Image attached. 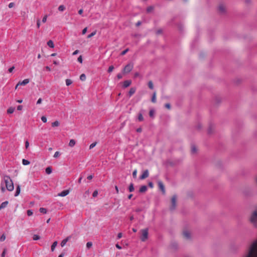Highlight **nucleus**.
<instances>
[{
  "instance_id": "f257e3e1",
  "label": "nucleus",
  "mask_w": 257,
  "mask_h": 257,
  "mask_svg": "<svg viewBox=\"0 0 257 257\" xmlns=\"http://www.w3.org/2000/svg\"><path fill=\"white\" fill-rule=\"evenodd\" d=\"M243 257H257V239L250 244L247 253Z\"/></svg>"
},
{
  "instance_id": "f03ea898",
  "label": "nucleus",
  "mask_w": 257,
  "mask_h": 257,
  "mask_svg": "<svg viewBox=\"0 0 257 257\" xmlns=\"http://www.w3.org/2000/svg\"><path fill=\"white\" fill-rule=\"evenodd\" d=\"M4 181L7 190L9 191H12L14 189V187L11 178L9 176H4Z\"/></svg>"
},
{
  "instance_id": "7ed1b4c3",
  "label": "nucleus",
  "mask_w": 257,
  "mask_h": 257,
  "mask_svg": "<svg viewBox=\"0 0 257 257\" xmlns=\"http://www.w3.org/2000/svg\"><path fill=\"white\" fill-rule=\"evenodd\" d=\"M249 220L254 227H257V209L251 213Z\"/></svg>"
},
{
  "instance_id": "20e7f679",
  "label": "nucleus",
  "mask_w": 257,
  "mask_h": 257,
  "mask_svg": "<svg viewBox=\"0 0 257 257\" xmlns=\"http://www.w3.org/2000/svg\"><path fill=\"white\" fill-rule=\"evenodd\" d=\"M141 240L142 241H146L148 238L149 230L148 228L143 229L141 230Z\"/></svg>"
},
{
  "instance_id": "39448f33",
  "label": "nucleus",
  "mask_w": 257,
  "mask_h": 257,
  "mask_svg": "<svg viewBox=\"0 0 257 257\" xmlns=\"http://www.w3.org/2000/svg\"><path fill=\"white\" fill-rule=\"evenodd\" d=\"M134 67L133 64L132 63H129L127 64L123 68V73H128L130 72L133 68Z\"/></svg>"
},
{
  "instance_id": "423d86ee",
  "label": "nucleus",
  "mask_w": 257,
  "mask_h": 257,
  "mask_svg": "<svg viewBox=\"0 0 257 257\" xmlns=\"http://www.w3.org/2000/svg\"><path fill=\"white\" fill-rule=\"evenodd\" d=\"M176 200H177V196L173 195L171 199V205L170 206V210H173L175 209L176 207Z\"/></svg>"
},
{
  "instance_id": "0eeeda50",
  "label": "nucleus",
  "mask_w": 257,
  "mask_h": 257,
  "mask_svg": "<svg viewBox=\"0 0 257 257\" xmlns=\"http://www.w3.org/2000/svg\"><path fill=\"white\" fill-rule=\"evenodd\" d=\"M218 9L219 13L223 14L226 11V7L223 4H220L218 6Z\"/></svg>"
},
{
  "instance_id": "6e6552de",
  "label": "nucleus",
  "mask_w": 257,
  "mask_h": 257,
  "mask_svg": "<svg viewBox=\"0 0 257 257\" xmlns=\"http://www.w3.org/2000/svg\"><path fill=\"white\" fill-rule=\"evenodd\" d=\"M159 189L162 191L163 194H165V189L163 183L161 181H159L158 182Z\"/></svg>"
},
{
  "instance_id": "1a4fd4ad",
  "label": "nucleus",
  "mask_w": 257,
  "mask_h": 257,
  "mask_svg": "<svg viewBox=\"0 0 257 257\" xmlns=\"http://www.w3.org/2000/svg\"><path fill=\"white\" fill-rule=\"evenodd\" d=\"M149 176V171L148 170H145L143 173L142 175L140 176V179L141 180L145 179L147 178Z\"/></svg>"
},
{
  "instance_id": "9d476101",
  "label": "nucleus",
  "mask_w": 257,
  "mask_h": 257,
  "mask_svg": "<svg viewBox=\"0 0 257 257\" xmlns=\"http://www.w3.org/2000/svg\"><path fill=\"white\" fill-rule=\"evenodd\" d=\"M30 82L29 79H25L22 81H19L18 82V85L25 86L28 84Z\"/></svg>"
},
{
  "instance_id": "9b49d317",
  "label": "nucleus",
  "mask_w": 257,
  "mask_h": 257,
  "mask_svg": "<svg viewBox=\"0 0 257 257\" xmlns=\"http://www.w3.org/2000/svg\"><path fill=\"white\" fill-rule=\"evenodd\" d=\"M183 235L184 237L186 239H189L191 236L190 232L187 230L184 231Z\"/></svg>"
},
{
  "instance_id": "f8f14e48",
  "label": "nucleus",
  "mask_w": 257,
  "mask_h": 257,
  "mask_svg": "<svg viewBox=\"0 0 257 257\" xmlns=\"http://www.w3.org/2000/svg\"><path fill=\"white\" fill-rule=\"evenodd\" d=\"M69 193V191L68 190H65L63 191H62L61 193H60L58 194V196L61 197H64L67 195Z\"/></svg>"
},
{
  "instance_id": "ddd939ff",
  "label": "nucleus",
  "mask_w": 257,
  "mask_h": 257,
  "mask_svg": "<svg viewBox=\"0 0 257 257\" xmlns=\"http://www.w3.org/2000/svg\"><path fill=\"white\" fill-rule=\"evenodd\" d=\"M71 238V236H68L67 237H66L65 239H63L61 242V245L62 247H63L65 245L66 243H67V241H69V240Z\"/></svg>"
},
{
  "instance_id": "4468645a",
  "label": "nucleus",
  "mask_w": 257,
  "mask_h": 257,
  "mask_svg": "<svg viewBox=\"0 0 257 257\" xmlns=\"http://www.w3.org/2000/svg\"><path fill=\"white\" fill-rule=\"evenodd\" d=\"M132 83V81L131 80H125L123 82V86L124 88L128 87Z\"/></svg>"
},
{
  "instance_id": "2eb2a0df",
  "label": "nucleus",
  "mask_w": 257,
  "mask_h": 257,
  "mask_svg": "<svg viewBox=\"0 0 257 257\" xmlns=\"http://www.w3.org/2000/svg\"><path fill=\"white\" fill-rule=\"evenodd\" d=\"M147 190V187L145 185L142 186L140 187L139 192L140 193L145 192Z\"/></svg>"
},
{
  "instance_id": "dca6fc26",
  "label": "nucleus",
  "mask_w": 257,
  "mask_h": 257,
  "mask_svg": "<svg viewBox=\"0 0 257 257\" xmlns=\"http://www.w3.org/2000/svg\"><path fill=\"white\" fill-rule=\"evenodd\" d=\"M136 91V89L135 88H134V87L131 88L128 92L129 95L131 96L132 95H133L135 93Z\"/></svg>"
},
{
  "instance_id": "f3484780",
  "label": "nucleus",
  "mask_w": 257,
  "mask_h": 257,
  "mask_svg": "<svg viewBox=\"0 0 257 257\" xmlns=\"http://www.w3.org/2000/svg\"><path fill=\"white\" fill-rule=\"evenodd\" d=\"M156 95H157V93H156V92H154L153 93V96H152V99H151V101L153 103H156Z\"/></svg>"
},
{
  "instance_id": "a211bd4d",
  "label": "nucleus",
  "mask_w": 257,
  "mask_h": 257,
  "mask_svg": "<svg viewBox=\"0 0 257 257\" xmlns=\"http://www.w3.org/2000/svg\"><path fill=\"white\" fill-rule=\"evenodd\" d=\"M8 204V201H6L3 202L0 205V209H2L7 207Z\"/></svg>"
},
{
  "instance_id": "6ab92c4d",
  "label": "nucleus",
  "mask_w": 257,
  "mask_h": 257,
  "mask_svg": "<svg viewBox=\"0 0 257 257\" xmlns=\"http://www.w3.org/2000/svg\"><path fill=\"white\" fill-rule=\"evenodd\" d=\"M20 191H21L20 186V185H18V186L17 187L16 191L15 196H18L19 195V194L20 193Z\"/></svg>"
},
{
  "instance_id": "aec40b11",
  "label": "nucleus",
  "mask_w": 257,
  "mask_h": 257,
  "mask_svg": "<svg viewBox=\"0 0 257 257\" xmlns=\"http://www.w3.org/2000/svg\"><path fill=\"white\" fill-rule=\"evenodd\" d=\"M75 144H76L75 141L73 139H71V140H70V141L69 142V146L71 147H73L75 146Z\"/></svg>"
},
{
  "instance_id": "412c9836",
  "label": "nucleus",
  "mask_w": 257,
  "mask_h": 257,
  "mask_svg": "<svg viewBox=\"0 0 257 257\" xmlns=\"http://www.w3.org/2000/svg\"><path fill=\"white\" fill-rule=\"evenodd\" d=\"M47 45L50 48H53L54 47V45L53 42L52 40L48 41L47 42Z\"/></svg>"
},
{
  "instance_id": "4be33fe9",
  "label": "nucleus",
  "mask_w": 257,
  "mask_h": 257,
  "mask_svg": "<svg viewBox=\"0 0 257 257\" xmlns=\"http://www.w3.org/2000/svg\"><path fill=\"white\" fill-rule=\"evenodd\" d=\"M135 190L134 184L133 183H131L128 187V190L130 192H133Z\"/></svg>"
},
{
  "instance_id": "5701e85b",
  "label": "nucleus",
  "mask_w": 257,
  "mask_h": 257,
  "mask_svg": "<svg viewBox=\"0 0 257 257\" xmlns=\"http://www.w3.org/2000/svg\"><path fill=\"white\" fill-rule=\"evenodd\" d=\"M57 241H54L52 245H51V250L52 251H53L56 247V246H57Z\"/></svg>"
},
{
  "instance_id": "b1692460",
  "label": "nucleus",
  "mask_w": 257,
  "mask_h": 257,
  "mask_svg": "<svg viewBox=\"0 0 257 257\" xmlns=\"http://www.w3.org/2000/svg\"><path fill=\"white\" fill-rule=\"evenodd\" d=\"M52 170L50 167H48L46 169V173L47 174H50L52 173Z\"/></svg>"
},
{
  "instance_id": "393cba45",
  "label": "nucleus",
  "mask_w": 257,
  "mask_h": 257,
  "mask_svg": "<svg viewBox=\"0 0 257 257\" xmlns=\"http://www.w3.org/2000/svg\"><path fill=\"white\" fill-rule=\"evenodd\" d=\"M14 110H15V108L11 107L9 108L7 110V112H8V113L11 114L14 112Z\"/></svg>"
},
{
  "instance_id": "a878e982",
  "label": "nucleus",
  "mask_w": 257,
  "mask_h": 257,
  "mask_svg": "<svg viewBox=\"0 0 257 257\" xmlns=\"http://www.w3.org/2000/svg\"><path fill=\"white\" fill-rule=\"evenodd\" d=\"M22 163H23V165L26 166V165H29L30 164V162L28 160H25V159H23L22 160Z\"/></svg>"
},
{
  "instance_id": "bb28decb",
  "label": "nucleus",
  "mask_w": 257,
  "mask_h": 257,
  "mask_svg": "<svg viewBox=\"0 0 257 257\" xmlns=\"http://www.w3.org/2000/svg\"><path fill=\"white\" fill-rule=\"evenodd\" d=\"M59 124H60V123L58 120H56L54 122L52 123V126L53 127L58 126L59 125Z\"/></svg>"
},
{
  "instance_id": "cd10ccee",
  "label": "nucleus",
  "mask_w": 257,
  "mask_h": 257,
  "mask_svg": "<svg viewBox=\"0 0 257 257\" xmlns=\"http://www.w3.org/2000/svg\"><path fill=\"white\" fill-rule=\"evenodd\" d=\"M197 151V149L196 148V147L194 146V145H193L191 146V152L192 153H196Z\"/></svg>"
},
{
  "instance_id": "c85d7f7f",
  "label": "nucleus",
  "mask_w": 257,
  "mask_h": 257,
  "mask_svg": "<svg viewBox=\"0 0 257 257\" xmlns=\"http://www.w3.org/2000/svg\"><path fill=\"white\" fill-rule=\"evenodd\" d=\"M148 87L151 89H153L154 88V84L152 81H149L148 82Z\"/></svg>"
},
{
  "instance_id": "c756f323",
  "label": "nucleus",
  "mask_w": 257,
  "mask_h": 257,
  "mask_svg": "<svg viewBox=\"0 0 257 257\" xmlns=\"http://www.w3.org/2000/svg\"><path fill=\"white\" fill-rule=\"evenodd\" d=\"M138 120L140 121H143L144 120V117L143 116V114L142 113H139L138 114Z\"/></svg>"
},
{
  "instance_id": "7c9ffc66",
  "label": "nucleus",
  "mask_w": 257,
  "mask_h": 257,
  "mask_svg": "<svg viewBox=\"0 0 257 257\" xmlns=\"http://www.w3.org/2000/svg\"><path fill=\"white\" fill-rule=\"evenodd\" d=\"M86 75L84 74H82L80 76V79L81 80V81H85L86 80Z\"/></svg>"
},
{
  "instance_id": "2f4dec72",
  "label": "nucleus",
  "mask_w": 257,
  "mask_h": 257,
  "mask_svg": "<svg viewBox=\"0 0 257 257\" xmlns=\"http://www.w3.org/2000/svg\"><path fill=\"white\" fill-rule=\"evenodd\" d=\"M65 7L63 5H60L59 6V7H58V10L59 11H61V12H63L65 10Z\"/></svg>"
},
{
  "instance_id": "473e14b6",
  "label": "nucleus",
  "mask_w": 257,
  "mask_h": 257,
  "mask_svg": "<svg viewBox=\"0 0 257 257\" xmlns=\"http://www.w3.org/2000/svg\"><path fill=\"white\" fill-rule=\"evenodd\" d=\"M72 83V81L71 79H67L66 80V84L67 86H69Z\"/></svg>"
},
{
  "instance_id": "72a5a7b5",
  "label": "nucleus",
  "mask_w": 257,
  "mask_h": 257,
  "mask_svg": "<svg viewBox=\"0 0 257 257\" xmlns=\"http://www.w3.org/2000/svg\"><path fill=\"white\" fill-rule=\"evenodd\" d=\"M39 211L43 214H46L47 213V209L45 208H40Z\"/></svg>"
},
{
  "instance_id": "f704fd0d",
  "label": "nucleus",
  "mask_w": 257,
  "mask_h": 257,
  "mask_svg": "<svg viewBox=\"0 0 257 257\" xmlns=\"http://www.w3.org/2000/svg\"><path fill=\"white\" fill-rule=\"evenodd\" d=\"M40 238V237L39 235L37 234H34L33 237V239L34 240H37Z\"/></svg>"
},
{
  "instance_id": "c9c22d12",
  "label": "nucleus",
  "mask_w": 257,
  "mask_h": 257,
  "mask_svg": "<svg viewBox=\"0 0 257 257\" xmlns=\"http://www.w3.org/2000/svg\"><path fill=\"white\" fill-rule=\"evenodd\" d=\"M96 33V31H94V32H92L90 34H89V35H88L87 36V38H91L92 37H93V36H94V35H95Z\"/></svg>"
},
{
  "instance_id": "e433bc0d",
  "label": "nucleus",
  "mask_w": 257,
  "mask_h": 257,
  "mask_svg": "<svg viewBox=\"0 0 257 257\" xmlns=\"http://www.w3.org/2000/svg\"><path fill=\"white\" fill-rule=\"evenodd\" d=\"M114 69V67L113 66L111 65V66H110L108 69V73H111Z\"/></svg>"
},
{
  "instance_id": "4c0bfd02",
  "label": "nucleus",
  "mask_w": 257,
  "mask_h": 257,
  "mask_svg": "<svg viewBox=\"0 0 257 257\" xmlns=\"http://www.w3.org/2000/svg\"><path fill=\"white\" fill-rule=\"evenodd\" d=\"M128 51H129L128 48H127L125 50H124V51H123L122 52H121L120 55L122 56L124 55Z\"/></svg>"
},
{
  "instance_id": "58836bf2",
  "label": "nucleus",
  "mask_w": 257,
  "mask_h": 257,
  "mask_svg": "<svg viewBox=\"0 0 257 257\" xmlns=\"http://www.w3.org/2000/svg\"><path fill=\"white\" fill-rule=\"evenodd\" d=\"M92 246V243L91 242H88L86 243V247L88 248H90Z\"/></svg>"
},
{
  "instance_id": "ea45409f",
  "label": "nucleus",
  "mask_w": 257,
  "mask_h": 257,
  "mask_svg": "<svg viewBox=\"0 0 257 257\" xmlns=\"http://www.w3.org/2000/svg\"><path fill=\"white\" fill-rule=\"evenodd\" d=\"M96 142L92 143L89 146V149H92V148H93L96 145Z\"/></svg>"
},
{
  "instance_id": "a19ab883",
  "label": "nucleus",
  "mask_w": 257,
  "mask_h": 257,
  "mask_svg": "<svg viewBox=\"0 0 257 257\" xmlns=\"http://www.w3.org/2000/svg\"><path fill=\"white\" fill-rule=\"evenodd\" d=\"M60 152H59L57 151V152H56L55 153V154H54V158H58V157L60 156Z\"/></svg>"
},
{
  "instance_id": "79ce46f5",
  "label": "nucleus",
  "mask_w": 257,
  "mask_h": 257,
  "mask_svg": "<svg viewBox=\"0 0 257 257\" xmlns=\"http://www.w3.org/2000/svg\"><path fill=\"white\" fill-rule=\"evenodd\" d=\"M137 169H135L133 173V177L136 178L137 177Z\"/></svg>"
},
{
  "instance_id": "37998d69",
  "label": "nucleus",
  "mask_w": 257,
  "mask_h": 257,
  "mask_svg": "<svg viewBox=\"0 0 257 257\" xmlns=\"http://www.w3.org/2000/svg\"><path fill=\"white\" fill-rule=\"evenodd\" d=\"M154 114V111L153 110H151L149 111V115L150 117H153Z\"/></svg>"
},
{
  "instance_id": "c03bdc74",
  "label": "nucleus",
  "mask_w": 257,
  "mask_h": 257,
  "mask_svg": "<svg viewBox=\"0 0 257 257\" xmlns=\"http://www.w3.org/2000/svg\"><path fill=\"white\" fill-rule=\"evenodd\" d=\"M33 211L31 210H28L27 211V215L29 216H30L31 215H33Z\"/></svg>"
},
{
  "instance_id": "a18cd8bd",
  "label": "nucleus",
  "mask_w": 257,
  "mask_h": 257,
  "mask_svg": "<svg viewBox=\"0 0 257 257\" xmlns=\"http://www.w3.org/2000/svg\"><path fill=\"white\" fill-rule=\"evenodd\" d=\"M41 120L44 123L46 122L47 120L46 117L44 116H42Z\"/></svg>"
},
{
  "instance_id": "49530a36",
  "label": "nucleus",
  "mask_w": 257,
  "mask_h": 257,
  "mask_svg": "<svg viewBox=\"0 0 257 257\" xmlns=\"http://www.w3.org/2000/svg\"><path fill=\"white\" fill-rule=\"evenodd\" d=\"M5 239H6V236L5 234H3L0 238V240L1 241H4Z\"/></svg>"
},
{
  "instance_id": "de8ad7c7",
  "label": "nucleus",
  "mask_w": 257,
  "mask_h": 257,
  "mask_svg": "<svg viewBox=\"0 0 257 257\" xmlns=\"http://www.w3.org/2000/svg\"><path fill=\"white\" fill-rule=\"evenodd\" d=\"M97 195H98V191L97 190L94 191L92 194V196L93 197H96L97 196Z\"/></svg>"
},
{
  "instance_id": "09e8293b",
  "label": "nucleus",
  "mask_w": 257,
  "mask_h": 257,
  "mask_svg": "<svg viewBox=\"0 0 257 257\" xmlns=\"http://www.w3.org/2000/svg\"><path fill=\"white\" fill-rule=\"evenodd\" d=\"M153 10V7H149L147 8V11L148 12V13H150L151 12L152 10Z\"/></svg>"
},
{
  "instance_id": "8fccbe9b",
  "label": "nucleus",
  "mask_w": 257,
  "mask_h": 257,
  "mask_svg": "<svg viewBox=\"0 0 257 257\" xmlns=\"http://www.w3.org/2000/svg\"><path fill=\"white\" fill-rule=\"evenodd\" d=\"M6 252H7V249H4L2 253V257H5V254L6 253Z\"/></svg>"
},
{
  "instance_id": "3c124183",
  "label": "nucleus",
  "mask_w": 257,
  "mask_h": 257,
  "mask_svg": "<svg viewBox=\"0 0 257 257\" xmlns=\"http://www.w3.org/2000/svg\"><path fill=\"white\" fill-rule=\"evenodd\" d=\"M78 61L80 63H82V56H80L78 58V59H77Z\"/></svg>"
},
{
  "instance_id": "603ef678",
  "label": "nucleus",
  "mask_w": 257,
  "mask_h": 257,
  "mask_svg": "<svg viewBox=\"0 0 257 257\" xmlns=\"http://www.w3.org/2000/svg\"><path fill=\"white\" fill-rule=\"evenodd\" d=\"M47 15H46V16H45L43 17V19H42V22H43V23H45V22H46V21H47Z\"/></svg>"
},
{
  "instance_id": "864d4df0",
  "label": "nucleus",
  "mask_w": 257,
  "mask_h": 257,
  "mask_svg": "<svg viewBox=\"0 0 257 257\" xmlns=\"http://www.w3.org/2000/svg\"><path fill=\"white\" fill-rule=\"evenodd\" d=\"M29 147V143L28 141L25 142V147L26 149H28Z\"/></svg>"
},
{
  "instance_id": "5fc2aeb1",
  "label": "nucleus",
  "mask_w": 257,
  "mask_h": 257,
  "mask_svg": "<svg viewBox=\"0 0 257 257\" xmlns=\"http://www.w3.org/2000/svg\"><path fill=\"white\" fill-rule=\"evenodd\" d=\"M117 77L118 79H120L122 78V75L120 73H118L117 75Z\"/></svg>"
},
{
  "instance_id": "6e6d98bb",
  "label": "nucleus",
  "mask_w": 257,
  "mask_h": 257,
  "mask_svg": "<svg viewBox=\"0 0 257 257\" xmlns=\"http://www.w3.org/2000/svg\"><path fill=\"white\" fill-rule=\"evenodd\" d=\"M87 30V28H85L84 29H83V30H82V34L83 35H84L86 33Z\"/></svg>"
},
{
  "instance_id": "4d7b16f0",
  "label": "nucleus",
  "mask_w": 257,
  "mask_h": 257,
  "mask_svg": "<svg viewBox=\"0 0 257 257\" xmlns=\"http://www.w3.org/2000/svg\"><path fill=\"white\" fill-rule=\"evenodd\" d=\"M14 6V3H10L9 4V8H13Z\"/></svg>"
},
{
  "instance_id": "13d9d810",
  "label": "nucleus",
  "mask_w": 257,
  "mask_h": 257,
  "mask_svg": "<svg viewBox=\"0 0 257 257\" xmlns=\"http://www.w3.org/2000/svg\"><path fill=\"white\" fill-rule=\"evenodd\" d=\"M15 69V67L14 66H13L11 68H10L8 70L9 72L11 73L12 72V71H13V70Z\"/></svg>"
},
{
  "instance_id": "bf43d9fd",
  "label": "nucleus",
  "mask_w": 257,
  "mask_h": 257,
  "mask_svg": "<svg viewBox=\"0 0 257 257\" xmlns=\"http://www.w3.org/2000/svg\"><path fill=\"white\" fill-rule=\"evenodd\" d=\"M165 107H166L167 108H168V109H170V108H171L170 104H169V103H166V104H165Z\"/></svg>"
},
{
  "instance_id": "052dcab7",
  "label": "nucleus",
  "mask_w": 257,
  "mask_h": 257,
  "mask_svg": "<svg viewBox=\"0 0 257 257\" xmlns=\"http://www.w3.org/2000/svg\"><path fill=\"white\" fill-rule=\"evenodd\" d=\"M42 101V100L41 98H39L38 100H37V104H39L41 103Z\"/></svg>"
},
{
  "instance_id": "680f3d73",
  "label": "nucleus",
  "mask_w": 257,
  "mask_h": 257,
  "mask_svg": "<svg viewBox=\"0 0 257 257\" xmlns=\"http://www.w3.org/2000/svg\"><path fill=\"white\" fill-rule=\"evenodd\" d=\"M22 108H23V106H22V105H19V106H18V107H17V109H18V110H21L22 109Z\"/></svg>"
},
{
  "instance_id": "e2e57ef3",
  "label": "nucleus",
  "mask_w": 257,
  "mask_h": 257,
  "mask_svg": "<svg viewBox=\"0 0 257 257\" xmlns=\"http://www.w3.org/2000/svg\"><path fill=\"white\" fill-rule=\"evenodd\" d=\"M40 21L39 20H38L37 22V26L39 28L40 27Z\"/></svg>"
},
{
  "instance_id": "0e129e2a",
  "label": "nucleus",
  "mask_w": 257,
  "mask_h": 257,
  "mask_svg": "<svg viewBox=\"0 0 257 257\" xmlns=\"http://www.w3.org/2000/svg\"><path fill=\"white\" fill-rule=\"evenodd\" d=\"M79 53V51L78 50H75L73 53V55H75L76 54H77L78 53Z\"/></svg>"
},
{
  "instance_id": "69168bd1",
  "label": "nucleus",
  "mask_w": 257,
  "mask_h": 257,
  "mask_svg": "<svg viewBox=\"0 0 257 257\" xmlns=\"http://www.w3.org/2000/svg\"><path fill=\"white\" fill-rule=\"evenodd\" d=\"M122 237V233H118L117 234V238L118 239L120 238L121 237Z\"/></svg>"
},
{
  "instance_id": "338daca9",
  "label": "nucleus",
  "mask_w": 257,
  "mask_h": 257,
  "mask_svg": "<svg viewBox=\"0 0 257 257\" xmlns=\"http://www.w3.org/2000/svg\"><path fill=\"white\" fill-rule=\"evenodd\" d=\"M115 246L117 248L119 249H121V247L118 244H116L115 245Z\"/></svg>"
},
{
  "instance_id": "774afa93",
  "label": "nucleus",
  "mask_w": 257,
  "mask_h": 257,
  "mask_svg": "<svg viewBox=\"0 0 257 257\" xmlns=\"http://www.w3.org/2000/svg\"><path fill=\"white\" fill-rule=\"evenodd\" d=\"M162 30L160 29V30H158L157 31V34H162Z\"/></svg>"
}]
</instances>
